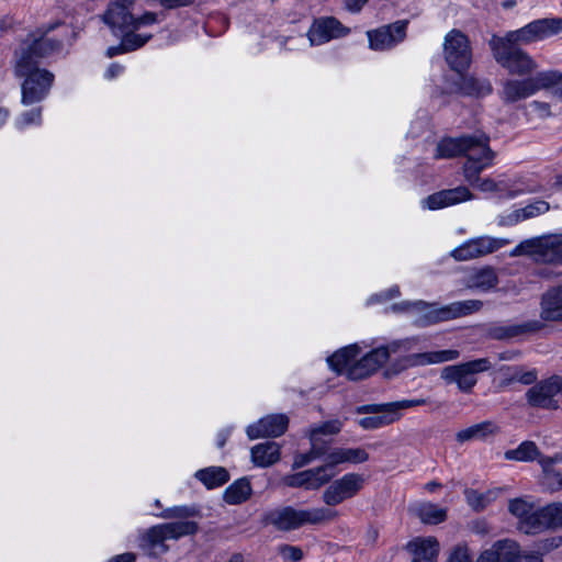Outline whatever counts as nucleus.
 <instances>
[{"mask_svg":"<svg viewBox=\"0 0 562 562\" xmlns=\"http://www.w3.org/2000/svg\"><path fill=\"white\" fill-rule=\"evenodd\" d=\"M471 186L483 192H494L497 190V183L491 178L481 179L479 177V180L474 181V184Z\"/></svg>","mask_w":562,"mask_h":562,"instance_id":"nucleus-60","label":"nucleus"},{"mask_svg":"<svg viewBox=\"0 0 562 562\" xmlns=\"http://www.w3.org/2000/svg\"><path fill=\"white\" fill-rule=\"evenodd\" d=\"M560 527H562V503H551L533 512L519 524V529L528 535Z\"/></svg>","mask_w":562,"mask_h":562,"instance_id":"nucleus-14","label":"nucleus"},{"mask_svg":"<svg viewBox=\"0 0 562 562\" xmlns=\"http://www.w3.org/2000/svg\"><path fill=\"white\" fill-rule=\"evenodd\" d=\"M199 531V524L192 520H178L153 526L139 537V547L149 557H158L169 551L167 540H178L193 536Z\"/></svg>","mask_w":562,"mask_h":562,"instance_id":"nucleus-2","label":"nucleus"},{"mask_svg":"<svg viewBox=\"0 0 562 562\" xmlns=\"http://www.w3.org/2000/svg\"><path fill=\"white\" fill-rule=\"evenodd\" d=\"M360 352L358 345L344 347L327 358L333 370L340 373Z\"/></svg>","mask_w":562,"mask_h":562,"instance_id":"nucleus-34","label":"nucleus"},{"mask_svg":"<svg viewBox=\"0 0 562 562\" xmlns=\"http://www.w3.org/2000/svg\"><path fill=\"white\" fill-rule=\"evenodd\" d=\"M329 508L295 509L291 506L272 509L262 517L263 525H272L278 530L290 531L304 525H319L337 517Z\"/></svg>","mask_w":562,"mask_h":562,"instance_id":"nucleus-3","label":"nucleus"},{"mask_svg":"<svg viewBox=\"0 0 562 562\" xmlns=\"http://www.w3.org/2000/svg\"><path fill=\"white\" fill-rule=\"evenodd\" d=\"M279 554L289 561L299 562L303 559V551L301 548L290 544H282L278 548Z\"/></svg>","mask_w":562,"mask_h":562,"instance_id":"nucleus-56","label":"nucleus"},{"mask_svg":"<svg viewBox=\"0 0 562 562\" xmlns=\"http://www.w3.org/2000/svg\"><path fill=\"white\" fill-rule=\"evenodd\" d=\"M462 90L467 94L485 95L492 92V86L486 80L469 77L463 79Z\"/></svg>","mask_w":562,"mask_h":562,"instance_id":"nucleus-46","label":"nucleus"},{"mask_svg":"<svg viewBox=\"0 0 562 562\" xmlns=\"http://www.w3.org/2000/svg\"><path fill=\"white\" fill-rule=\"evenodd\" d=\"M252 462L258 467H270L280 459V447L274 441H267L251 448Z\"/></svg>","mask_w":562,"mask_h":562,"instance_id":"nucleus-28","label":"nucleus"},{"mask_svg":"<svg viewBox=\"0 0 562 562\" xmlns=\"http://www.w3.org/2000/svg\"><path fill=\"white\" fill-rule=\"evenodd\" d=\"M493 249L494 248H454L450 251V257L456 261H464L491 254Z\"/></svg>","mask_w":562,"mask_h":562,"instance_id":"nucleus-49","label":"nucleus"},{"mask_svg":"<svg viewBox=\"0 0 562 562\" xmlns=\"http://www.w3.org/2000/svg\"><path fill=\"white\" fill-rule=\"evenodd\" d=\"M364 477L359 473H347L333 481L323 492L322 499L327 506H337L355 497L364 486Z\"/></svg>","mask_w":562,"mask_h":562,"instance_id":"nucleus-11","label":"nucleus"},{"mask_svg":"<svg viewBox=\"0 0 562 562\" xmlns=\"http://www.w3.org/2000/svg\"><path fill=\"white\" fill-rule=\"evenodd\" d=\"M464 495L468 505L475 512H481L497 497V492L487 491L485 493H480L475 490L469 488L464 491Z\"/></svg>","mask_w":562,"mask_h":562,"instance_id":"nucleus-41","label":"nucleus"},{"mask_svg":"<svg viewBox=\"0 0 562 562\" xmlns=\"http://www.w3.org/2000/svg\"><path fill=\"white\" fill-rule=\"evenodd\" d=\"M251 485L247 479H239L231 484L223 494L227 504L237 505L246 502L251 496Z\"/></svg>","mask_w":562,"mask_h":562,"instance_id":"nucleus-31","label":"nucleus"},{"mask_svg":"<svg viewBox=\"0 0 562 562\" xmlns=\"http://www.w3.org/2000/svg\"><path fill=\"white\" fill-rule=\"evenodd\" d=\"M429 401L427 398H417V400H404L398 402H392L386 404H370V405H362L357 407V413H369V412H375V411H390V413H394L395 416H398L397 412L400 409L415 407V406H422L428 404Z\"/></svg>","mask_w":562,"mask_h":562,"instance_id":"nucleus-30","label":"nucleus"},{"mask_svg":"<svg viewBox=\"0 0 562 562\" xmlns=\"http://www.w3.org/2000/svg\"><path fill=\"white\" fill-rule=\"evenodd\" d=\"M516 544L513 540H498L483 550L475 562H513L516 557Z\"/></svg>","mask_w":562,"mask_h":562,"instance_id":"nucleus-24","label":"nucleus"},{"mask_svg":"<svg viewBox=\"0 0 562 562\" xmlns=\"http://www.w3.org/2000/svg\"><path fill=\"white\" fill-rule=\"evenodd\" d=\"M349 30L333 16L315 20L311 25L307 37L311 45H322L333 38L345 36Z\"/></svg>","mask_w":562,"mask_h":562,"instance_id":"nucleus-17","label":"nucleus"},{"mask_svg":"<svg viewBox=\"0 0 562 562\" xmlns=\"http://www.w3.org/2000/svg\"><path fill=\"white\" fill-rule=\"evenodd\" d=\"M333 473H324V468H314L283 477V482L289 487H304L306 490H318L328 483Z\"/></svg>","mask_w":562,"mask_h":562,"instance_id":"nucleus-20","label":"nucleus"},{"mask_svg":"<svg viewBox=\"0 0 562 562\" xmlns=\"http://www.w3.org/2000/svg\"><path fill=\"white\" fill-rule=\"evenodd\" d=\"M417 342L416 338H406L401 340H394L386 346L379 347V349H384L387 353V359L391 353H396L400 351H411Z\"/></svg>","mask_w":562,"mask_h":562,"instance_id":"nucleus-51","label":"nucleus"},{"mask_svg":"<svg viewBox=\"0 0 562 562\" xmlns=\"http://www.w3.org/2000/svg\"><path fill=\"white\" fill-rule=\"evenodd\" d=\"M101 20L110 27L113 35L119 36L120 33L132 27L133 14L128 9L116 4H108L106 10L101 15Z\"/></svg>","mask_w":562,"mask_h":562,"instance_id":"nucleus-22","label":"nucleus"},{"mask_svg":"<svg viewBox=\"0 0 562 562\" xmlns=\"http://www.w3.org/2000/svg\"><path fill=\"white\" fill-rule=\"evenodd\" d=\"M311 442V449L305 453H297L294 457L293 461V469H300L312 461L323 457L326 454L328 450V442L327 441H310Z\"/></svg>","mask_w":562,"mask_h":562,"instance_id":"nucleus-37","label":"nucleus"},{"mask_svg":"<svg viewBox=\"0 0 562 562\" xmlns=\"http://www.w3.org/2000/svg\"><path fill=\"white\" fill-rule=\"evenodd\" d=\"M518 381L525 385L533 384L537 381V372L536 371H527L522 372L518 369H515L512 378L508 382Z\"/></svg>","mask_w":562,"mask_h":562,"instance_id":"nucleus-58","label":"nucleus"},{"mask_svg":"<svg viewBox=\"0 0 562 562\" xmlns=\"http://www.w3.org/2000/svg\"><path fill=\"white\" fill-rule=\"evenodd\" d=\"M345 463H363L368 461L369 454L362 448H344Z\"/></svg>","mask_w":562,"mask_h":562,"instance_id":"nucleus-52","label":"nucleus"},{"mask_svg":"<svg viewBox=\"0 0 562 562\" xmlns=\"http://www.w3.org/2000/svg\"><path fill=\"white\" fill-rule=\"evenodd\" d=\"M63 42L47 36V32L29 34L15 53V74L27 72L29 67H36L41 58L58 52Z\"/></svg>","mask_w":562,"mask_h":562,"instance_id":"nucleus-6","label":"nucleus"},{"mask_svg":"<svg viewBox=\"0 0 562 562\" xmlns=\"http://www.w3.org/2000/svg\"><path fill=\"white\" fill-rule=\"evenodd\" d=\"M532 89H535V93L539 90L550 89L557 87V92L559 93V87L562 82V74L557 70H547L537 72L532 77H528Z\"/></svg>","mask_w":562,"mask_h":562,"instance_id":"nucleus-33","label":"nucleus"},{"mask_svg":"<svg viewBox=\"0 0 562 562\" xmlns=\"http://www.w3.org/2000/svg\"><path fill=\"white\" fill-rule=\"evenodd\" d=\"M325 463L319 468H324V473H327V470L340 464L345 463L344 458V448H336L330 452H326Z\"/></svg>","mask_w":562,"mask_h":562,"instance_id":"nucleus-55","label":"nucleus"},{"mask_svg":"<svg viewBox=\"0 0 562 562\" xmlns=\"http://www.w3.org/2000/svg\"><path fill=\"white\" fill-rule=\"evenodd\" d=\"M387 361V353L384 349L375 348L360 359V362L370 372L374 373Z\"/></svg>","mask_w":562,"mask_h":562,"instance_id":"nucleus-45","label":"nucleus"},{"mask_svg":"<svg viewBox=\"0 0 562 562\" xmlns=\"http://www.w3.org/2000/svg\"><path fill=\"white\" fill-rule=\"evenodd\" d=\"M510 243H513V240H510V239H497V238H492L488 236H481L477 238L470 239V240L463 243L461 246H488V247H492V246H504V245L510 244Z\"/></svg>","mask_w":562,"mask_h":562,"instance_id":"nucleus-53","label":"nucleus"},{"mask_svg":"<svg viewBox=\"0 0 562 562\" xmlns=\"http://www.w3.org/2000/svg\"><path fill=\"white\" fill-rule=\"evenodd\" d=\"M498 283V278L495 271L492 268H484L476 271L470 278V288L480 289L482 291H488L490 289L496 286Z\"/></svg>","mask_w":562,"mask_h":562,"instance_id":"nucleus-39","label":"nucleus"},{"mask_svg":"<svg viewBox=\"0 0 562 562\" xmlns=\"http://www.w3.org/2000/svg\"><path fill=\"white\" fill-rule=\"evenodd\" d=\"M136 555L132 552H126L123 554L115 555L114 558L110 559L108 562H135Z\"/></svg>","mask_w":562,"mask_h":562,"instance_id":"nucleus-64","label":"nucleus"},{"mask_svg":"<svg viewBox=\"0 0 562 562\" xmlns=\"http://www.w3.org/2000/svg\"><path fill=\"white\" fill-rule=\"evenodd\" d=\"M442 46L448 66L458 74L467 71L472 61V49L468 36L453 29L446 34Z\"/></svg>","mask_w":562,"mask_h":562,"instance_id":"nucleus-9","label":"nucleus"},{"mask_svg":"<svg viewBox=\"0 0 562 562\" xmlns=\"http://www.w3.org/2000/svg\"><path fill=\"white\" fill-rule=\"evenodd\" d=\"M491 368L488 359L481 358L464 363L447 366L440 372V378L447 383H456L462 393H471L475 386L476 374Z\"/></svg>","mask_w":562,"mask_h":562,"instance_id":"nucleus-7","label":"nucleus"},{"mask_svg":"<svg viewBox=\"0 0 562 562\" xmlns=\"http://www.w3.org/2000/svg\"><path fill=\"white\" fill-rule=\"evenodd\" d=\"M562 32V18H544L535 20L527 25L506 33L509 42L529 45L558 35Z\"/></svg>","mask_w":562,"mask_h":562,"instance_id":"nucleus-8","label":"nucleus"},{"mask_svg":"<svg viewBox=\"0 0 562 562\" xmlns=\"http://www.w3.org/2000/svg\"><path fill=\"white\" fill-rule=\"evenodd\" d=\"M473 198L472 193L467 187L460 186L453 189L441 190L434 194L428 195L422 201L424 209L439 210L450 205H454Z\"/></svg>","mask_w":562,"mask_h":562,"instance_id":"nucleus-19","label":"nucleus"},{"mask_svg":"<svg viewBox=\"0 0 562 562\" xmlns=\"http://www.w3.org/2000/svg\"><path fill=\"white\" fill-rule=\"evenodd\" d=\"M540 319L546 322H557L562 314V282L555 286L548 289L541 295L540 302Z\"/></svg>","mask_w":562,"mask_h":562,"instance_id":"nucleus-21","label":"nucleus"},{"mask_svg":"<svg viewBox=\"0 0 562 562\" xmlns=\"http://www.w3.org/2000/svg\"><path fill=\"white\" fill-rule=\"evenodd\" d=\"M533 94L535 89H532L529 78L522 80L508 79L503 82L501 99L505 103H514Z\"/></svg>","mask_w":562,"mask_h":562,"instance_id":"nucleus-26","label":"nucleus"},{"mask_svg":"<svg viewBox=\"0 0 562 562\" xmlns=\"http://www.w3.org/2000/svg\"><path fill=\"white\" fill-rule=\"evenodd\" d=\"M195 477L200 480L207 488H213L225 484L229 480L226 469L221 467H212L199 470Z\"/></svg>","mask_w":562,"mask_h":562,"instance_id":"nucleus-32","label":"nucleus"},{"mask_svg":"<svg viewBox=\"0 0 562 562\" xmlns=\"http://www.w3.org/2000/svg\"><path fill=\"white\" fill-rule=\"evenodd\" d=\"M550 210V204L543 200H536L532 203L514 210L499 217V224L502 225H515L521 221L533 218L541 214L547 213Z\"/></svg>","mask_w":562,"mask_h":562,"instance_id":"nucleus-25","label":"nucleus"},{"mask_svg":"<svg viewBox=\"0 0 562 562\" xmlns=\"http://www.w3.org/2000/svg\"><path fill=\"white\" fill-rule=\"evenodd\" d=\"M42 123V106L34 108L29 111L22 112L15 120V126L23 130L30 125H41Z\"/></svg>","mask_w":562,"mask_h":562,"instance_id":"nucleus-48","label":"nucleus"},{"mask_svg":"<svg viewBox=\"0 0 562 562\" xmlns=\"http://www.w3.org/2000/svg\"><path fill=\"white\" fill-rule=\"evenodd\" d=\"M368 414H376L375 416L363 417L359 419V425L363 429H376L386 425L394 423L398 416H395L394 413H390V411H375L369 412Z\"/></svg>","mask_w":562,"mask_h":562,"instance_id":"nucleus-40","label":"nucleus"},{"mask_svg":"<svg viewBox=\"0 0 562 562\" xmlns=\"http://www.w3.org/2000/svg\"><path fill=\"white\" fill-rule=\"evenodd\" d=\"M459 357L458 350H439L428 352L411 353L397 359L384 372L386 378H391L404 370L413 367H423L427 364L442 363L456 360Z\"/></svg>","mask_w":562,"mask_h":562,"instance_id":"nucleus-12","label":"nucleus"},{"mask_svg":"<svg viewBox=\"0 0 562 562\" xmlns=\"http://www.w3.org/2000/svg\"><path fill=\"white\" fill-rule=\"evenodd\" d=\"M498 431L499 427L497 425L486 420L458 431L456 434V440L460 443L475 439L483 440L488 436L496 435Z\"/></svg>","mask_w":562,"mask_h":562,"instance_id":"nucleus-29","label":"nucleus"},{"mask_svg":"<svg viewBox=\"0 0 562 562\" xmlns=\"http://www.w3.org/2000/svg\"><path fill=\"white\" fill-rule=\"evenodd\" d=\"M348 379L358 381L368 378L370 372L362 366V363L357 361L355 364L350 366L347 370Z\"/></svg>","mask_w":562,"mask_h":562,"instance_id":"nucleus-59","label":"nucleus"},{"mask_svg":"<svg viewBox=\"0 0 562 562\" xmlns=\"http://www.w3.org/2000/svg\"><path fill=\"white\" fill-rule=\"evenodd\" d=\"M342 428V423L338 419L325 422L310 428L307 435L310 441H324L322 436L337 435Z\"/></svg>","mask_w":562,"mask_h":562,"instance_id":"nucleus-42","label":"nucleus"},{"mask_svg":"<svg viewBox=\"0 0 562 562\" xmlns=\"http://www.w3.org/2000/svg\"><path fill=\"white\" fill-rule=\"evenodd\" d=\"M448 562H473V557L467 544H457L452 549Z\"/></svg>","mask_w":562,"mask_h":562,"instance_id":"nucleus-54","label":"nucleus"},{"mask_svg":"<svg viewBox=\"0 0 562 562\" xmlns=\"http://www.w3.org/2000/svg\"><path fill=\"white\" fill-rule=\"evenodd\" d=\"M157 1L161 7H164L167 10L186 7L193 2V0H157Z\"/></svg>","mask_w":562,"mask_h":562,"instance_id":"nucleus-62","label":"nucleus"},{"mask_svg":"<svg viewBox=\"0 0 562 562\" xmlns=\"http://www.w3.org/2000/svg\"><path fill=\"white\" fill-rule=\"evenodd\" d=\"M25 77L22 83V103L31 105L44 100L54 82V75L46 69L29 67L27 72L16 74Z\"/></svg>","mask_w":562,"mask_h":562,"instance_id":"nucleus-10","label":"nucleus"},{"mask_svg":"<svg viewBox=\"0 0 562 562\" xmlns=\"http://www.w3.org/2000/svg\"><path fill=\"white\" fill-rule=\"evenodd\" d=\"M465 156L463 176L470 184L479 180V175L493 165L495 153L490 147V136L475 131L458 137L442 138L436 148V158H454Z\"/></svg>","mask_w":562,"mask_h":562,"instance_id":"nucleus-1","label":"nucleus"},{"mask_svg":"<svg viewBox=\"0 0 562 562\" xmlns=\"http://www.w3.org/2000/svg\"><path fill=\"white\" fill-rule=\"evenodd\" d=\"M509 257L526 256L536 262H561L562 248H513Z\"/></svg>","mask_w":562,"mask_h":562,"instance_id":"nucleus-27","label":"nucleus"},{"mask_svg":"<svg viewBox=\"0 0 562 562\" xmlns=\"http://www.w3.org/2000/svg\"><path fill=\"white\" fill-rule=\"evenodd\" d=\"M541 457V452L533 441H524L518 448L513 450H507L505 452V458L507 460H516V461H533L537 460L539 462V458Z\"/></svg>","mask_w":562,"mask_h":562,"instance_id":"nucleus-35","label":"nucleus"},{"mask_svg":"<svg viewBox=\"0 0 562 562\" xmlns=\"http://www.w3.org/2000/svg\"><path fill=\"white\" fill-rule=\"evenodd\" d=\"M159 517L164 519L187 520L190 517H201V512L196 506H173L164 509Z\"/></svg>","mask_w":562,"mask_h":562,"instance_id":"nucleus-44","label":"nucleus"},{"mask_svg":"<svg viewBox=\"0 0 562 562\" xmlns=\"http://www.w3.org/2000/svg\"><path fill=\"white\" fill-rule=\"evenodd\" d=\"M540 467L542 469V487L551 493L561 491L562 473L554 469V467H551L550 461L548 460H540Z\"/></svg>","mask_w":562,"mask_h":562,"instance_id":"nucleus-36","label":"nucleus"},{"mask_svg":"<svg viewBox=\"0 0 562 562\" xmlns=\"http://www.w3.org/2000/svg\"><path fill=\"white\" fill-rule=\"evenodd\" d=\"M416 514L425 524L437 525L446 520V509L432 503H423L416 508Z\"/></svg>","mask_w":562,"mask_h":562,"instance_id":"nucleus-38","label":"nucleus"},{"mask_svg":"<svg viewBox=\"0 0 562 562\" xmlns=\"http://www.w3.org/2000/svg\"><path fill=\"white\" fill-rule=\"evenodd\" d=\"M508 510L512 515L520 518V522L533 513L532 505L522 498L510 499L508 504Z\"/></svg>","mask_w":562,"mask_h":562,"instance_id":"nucleus-50","label":"nucleus"},{"mask_svg":"<svg viewBox=\"0 0 562 562\" xmlns=\"http://www.w3.org/2000/svg\"><path fill=\"white\" fill-rule=\"evenodd\" d=\"M515 555L513 562H543L541 555L538 553L521 554L518 544H516Z\"/></svg>","mask_w":562,"mask_h":562,"instance_id":"nucleus-61","label":"nucleus"},{"mask_svg":"<svg viewBox=\"0 0 562 562\" xmlns=\"http://www.w3.org/2000/svg\"><path fill=\"white\" fill-rule=\"evenodd\" d=\"M406 548L413 554L412 562H437L439 542L434 537L416 538Z\"/></svg>","mask_w":562,"mask_h":562,"instance_id":"nucleus-23","label":"nucleus"},{"mask_svg":"<svg viewBox=\"0 0 562 562\" xmlns=\"http://www.w3.org/2000/svg\"><path fill=\"white\" fill-rule=\"evenodd\" d=\"M158 22H159V19H158V14L157 13L150 12V11H146L144 14H142L138 18H135L133 15L132 29L139 30L140 27L149 26V25H153V24L158 23Z\"/></svg>","mask_w":562,"mask_h":562,"instance_id":"nucleus-57","label":"nucleus"},{"mask_svg":"<svg viewBox=\"0 0 562 562\" xmlns=\"http://www.w3.org/2000/svg\"><path fill=\"white\" fill-rule=\"evenodd\" d=\"M546 327L541 319L527 321L521 324H491L486 336L494 340H510L513 338L539 333Z\"/></svg>","mask_w":562,"mask_h":562,"instance_id":"nucleus-16","label":"nucleus"},{"mask_svg":"<svg viewBox=\"0 0 562 562\" xmlns=\"http://www.w3.org/2000/svg\"><path fill=\"white\" fill-rule=\"evenodd\" d=\"M518 43L509 42L507 36H493L490 47L495 60L512 75L526 76L537 69L533 58L518 47Z\"/></svg>","mask_w":562,"mask_h":562,"instance_id":"nucleus-5","label":"nucleus"},{"mask_svg":"<svg viewBox=\"0 0 562 562\" xmlns=\"http://www.w3.org/2000/svg\"><path fill=\"white\" fill-rule=\"evenodd\" d=\"M369 0H345L346 8L350 12H359Z\"/></svg>","mask_w":562,"mask_h":562,"instance_id":"nucleus-63","label":"nucleus"},{"mask_svg":"<svg viewBox=\"0 0 562 562\" xmlns=\"http://www.w3.org/2000/svg\"><path fill=\"white\" fill-rule=\"evenodd\" d=\"M137 30L130 29L119 34L126 52H133L143 47L150 38L151 34L136 33Z\"/></svg>","mask_w":562,"mask_h":562,"instance_id":"nucleus-43","label":"nucleus"},{"mask_svg":"<svg viewBox=\"0 0 562 562\" xmlns=\"http://www.w3.org/2000/svg\"><path fill=\"white\" fill-rule=\"evenodd\" d=\"M407 21H396L376 30L368 31L370 48L386 50L401 43L406 36Z\"/></svg>","mask_w":562,"mask_h":562,"instance_id":"nucleus-15","label":"nucleus"},{"mask_svg":"<svg viewBox=\"0 0 562 562\" xmlns=\"http://www.w3.org/2000/svg\"><path fill=\"white\" fill-rule=\"evenodd\" d=\"M517 246H562V232L526 239L520 241Z\"/></svg>","mask_w":562,"mask_h":562,"instance_id":"nucleus-47","label":"nucleus"},{"mask_svg":"<svg viewBox=\"0 0 562 562\" xmlns=\"http://www.w3.org/2000/svg\"><path fill=\"white\" fill-rule=\"evenodd\" d=\"M562 393V378L552 375L549 379L535 383L527 392L526 400L531 407L542 409H558L555 395Z\"/></svg>","mask_w":562,"mask_h":562,"instance_id":"nucleus-13","label":"nucleus"},{"mask_svg":"<svg viewBox=\"0 0 562 562\" xmlns=\"http://www.w3.org/2000/svg\"><path fill=\"white\" fill-rule=\"evenodd\" d=\"M413 306L418 312L414 324L418 327H426L477 312L482 308L483 303L479 300H468L439 307L437 303L415 301Z\"/></svg>","mask_w":562,"mask_h":562,"instance_id":"nucleus-4","label":"nucleus"},{"mask_svg":"<svg viewBox=\"0 0 562 562\" xmlns=\"http://www.w3.org/2000/svg\"><path fill=\"white\" fill-rule=\"evenodd\" d=\"M289 425V418L283 414L269 415L256 424L247 427V436L250 439L260 437H279L285 432Z\"/></svg>","mask_w":562,"mask_h":562,"instance_id":"nucleus-18","label":"nucleus"}]
</instances>
